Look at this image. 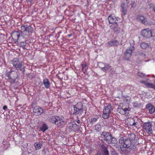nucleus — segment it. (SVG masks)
Wrapping results in <instances>:
<instances>
[{"mask_svg": "<svg viewBox=\"0 0 155 155\" xmlns=\"http://www.w3.org/2000/svg\"><path fill=\"white\" fill-rule=\"evenodd\" d=\"M119 143L120 144V148H129L130 149H135L136 148L135 144L132 143L130 140L124 139L123 137H121L119 140Z\"/></svg>", "mask_w": 155, "mask_h": 155, "instance_id": "1", "label": "nucleus"}, {"mask_svg": "<svg viewBox=\"0 0 155 155\" xmlns=\"http://www.w3.org/2000/svg\"><path fill=\"white\" fill-rule=\"evenodd\" d=\"M49 120L51 123L55 124L58 127H62L65 124V122L64 119L59 116H52Z\"/></svg>", "mask_w": 155, "mask_h": 155, "instance_id": "2", "label": "nucleus"}, {"mask_svg": "<svg viewBox=\"0 0 155 155\" xmlns=\"http://www.w3.org/2000/svg\"><path fill=\"white\" fill-rule=\"evenodd\" d=\"M33 31V28L28 25L21 26L20 32L23 37L31 35Z\"/></svg>", "mask_w": 155, "mask_h": 155, "instance_id": "3", "label": "nucleus"}, {"mask_svg": "<svg viewBox=\"0 0 155 155\" xmlns=\"http://www.w3.org/2000/svg\"><path fill=\"white\" fill-rule=\"evenodd\" d=\"M5 76L8 78V79L11 80L13 83L15 82L18 78L17 72L12 69L9 71H7Z\"/></svg>", "mask_w": 155, "mask_h": 155, "instance_id": "4", "label": "nucleus"}, {"mask_svg": "<svg viewBox=\"0 0 155 155\" xmlns=\"http://www.w3.org/2000/svg\"><path fill=\"white\" fill-rule=\"evenodd\" d=\"M80 127V126L76 124L74 121L69 123L67 125V129L70 132H75L77 131Z\"/></svg>", "mask_w": 155, "mask_h": 155, "instance_id": "5", "label": "nucleus"}, {"mask_svg": "<svg viewBox=\"0 0 155 155\" xmlns=\"http://www.w3.org/2000/svg\"><path fill=\"white\" fill-rule=\"evenodd\" d=\"M13 66L17 69H19L21 71L24 72L25 71L24 68H22V65L18 59L14 58L12 61Z\"/></svg>", "mask_w": 155, "mask_h": 155, "instance_id": "6", "label": "nucleus"}, {"mask_svg": "<svg viewBox=\"0 0 155 155\" xmlns=\"http://www.w3.org/2000/svg\"><path fill=\"white\" fill-rule=\"evenodd\" d=\"M152 127V123L150 121L144 123L142 126V127L143 129L147 133L149 134L152 133L153 130Z\"/></svg>", "mask_w": 155, "mask_h": 155, "instance_id": "7", "label": "nucleus"}, {"mask_svg": "<svg viewBox=\"0 0 155 155\" xmlns=\"http://www.w3.org/2000/svg\"><path fill=\"white\" fill-rule=\"evenodd\" d=\"M112 108L110 105H108L103 109L102 117L104 119L107 118L110 116Z\"/></svg>", "mask_w": 155, "mask_h": 155, "instance_id": "8", "label": "nucleus"}, {"mask_svg": "<svg viewBox=\"0 0 155 155\" xmlns=\"http://www.w3.org/2000/svg\"><path fill=\"white\" fill-rule=\"evenodd\" d=\"M11 37L15 42H18L20 38H23V36L20 34L19 31H13L11 35Z\"/></svg>", "mask_w": 155, "mask_h": 155, "instance_id": "9", "label": "nucleus"}, {"mask_svg": "<svg viewBox=\"0 0 155 155\" xmlns=\"http://www.w3.org/2000/svg\"><path fill=\"white\" fill-rule=\"evenodd\" d=\"M130 109L129 107L126 108L124 106H123L121 107L120 106L118 107L117 111L121 114L128 116Z\"/></svg>", "mask_w": 155, "mask_h": 155, "instance_id": "10", "label": "nucleus"}, {"mask_svg": "<svg viewBox=\"0 0 155 155\" xmlns=\"http://www.w3.org/2000/svg\"><path fill=\"white\" fill-rule=\"evenodd\" d=\"M141 34L142 36L146 38H149L152 36V31L148 28L142 30Z\"/></svg>", "mask_w": 155, "mask_h": 155, "instance_id": "11", "label": "nucleus"}, {"mask_svg": "<svg viewBox=\"0 0 155 155\" xmlns=\"http://www.w3.org/2000/svg\"><path fill=\"white\" fill-rule=\"evenodd\" d=\"M121 22H116L115 23L112 24L110 26V28L114 32L119 31L120 30Z\"/></svg>", "mask_w": 155, "mask_h": 155, "instance_id": "12", "label": "nucleus"}, {"mask_svg": "<svg viewBox=\"0 0 155 155\" xmlns=\"http://www.w3.org/2000/svg\"><path fill=\"white\" fill-rule=\"evenodd\" d=\"M134 49V46H131L126 50L125 54V58L126 60H129V58L131 57L132 53Z\"/></svg>", "mask_w": 155, "mask_h": 155, "instance_id": "13", "label": "nucleus"}, {"mask_svg": "<svg viewBox=\"0 0 155 155\" xmlns=\"http://www.w3.org/2000/svg\"><path fill=\"white\" fill-rule=\"evenodd\" d=\"M108 20L110 24H113L116 22H121V20L119 17H116L112 15L109 16Z\"/></svg>", "mask_w": 155, "mask_h": 155, "instance_id": "14", "label": "nucleus"}, {"mask_svg": "<svg viewBox=\"0 0 155 155\" xmlns=\"http://www.w3.org/2000/svg\"><path fill=\"white\" fill-rule=\"evenodd\" d=\"M33 112L34 114L36 116H39L43 113V109L39 106H36L34 107Z\"/></svg>", "mask_w": 155, "mask_h": 155, "instance_id": "15", "label": "nucleus"}, {"mask_svg": "<svg viewBox=\"0 0 155 155\" xmlns=\"http://www.w3.org/2000/svg\"><path fill=\"white\" fill-rule=\"evenodd\" d=\"M99 64V68H101L102 71L104 72H106L108 71L111 67L110 64H107L104 63H100Z\"/></svg>", "mask_w": 155, "mask_h": 155, "instance_id": "16", "label": "nucleus"}, {"mask_svg": "<svg viewBox=\"0 0 155 155\" xmlns=\"http://www.w3.org/2000/svg\"><path fill=\"white\" fill-rule=\"evenodd\" d=\"M27 41L26 39L23 37V38H20L18 42H20V46L24 49L26 48L25 47L27 45Z\"/></svg>", "mask_w": 155, "mask_h": 155, "instance_id": "17", "label": "nucleus"}, {"mask_svg": "<svg viewBox=\"0 0 155 155\" xmlns=\"http://www.w3.org/2000/svg\"><path fill=\"white\" fill-rule=\"evenodd\" d=\"M101 151L103 155H109V151L108 150V147L107 145L102 144L101 145Z\"/></svg>", "mask_w": 155, "mask_h": 155, "instance_id": "18", "label": "nucleus"}, {"mask_svg": "<svg viewBox=\"0 0 155 155\" xmlns=\"http://www.w3.org/2000/svg\"><path fill=\"white\" fill-rule=\"evenodd\" d=\"M146 108L149 110V112L150 114H153L155 111L154 107L150 104H147Z\"/></svg>", "mask_w": 155, "mask_h": 155, "instance_id": "19", "label": "nucleus"}, {"mask_svg": "<svg viewBox=\"0 0 155 155\" xmlns=\"http://www.w3.org/2000/svg\"><path fill=\"white\" fill-rule=\"evenodd\" d=\"M119 42L117 41H111L107 43L106 45L110 47L112 46H117L119 45Z\"/></svg>", "mask_w": 155, "mask_h": 155, "instance_id": "20", "label": "nucleus"}, {"mask_svg": "<svg viewBox=\"0 0 155 155\" xmlns=\"http://www.w3.org/2000/svg\"><path fill=\"white\" fill-rule=\"evenodd\" d=\"M140 83L144 84L148 88H153L155 90V85L154 84H151L143 80L141 81Z\"/></svg>", "mask_w": 155, "mask_h": 155, "instance_id": "21", "label": "nucleus"}, {"mask_svg": "<svg viewBox=\"0 0 155 155\" xmlns=\"http://www.w3.org/2000/svg\"><path fill=\"white\" fill-rule=\"evenodd\" d=\"M82 67L81 71L83 74L85 75H87V72L88 69V67L86 64L83 63L81 64Z\"/></svg>", "mask_w": 155, "mask_h": 155, "instance_id": "22", "label": "nucleus"}, {"mask_svg": "<svg viewBox=\"0 0 155 155\" xmlns=\"http://www.w3.org/2000/svg\"><path fill=\"white\" fill-rule=\"evenodd\" d=\"M74 113L75 114H81L83 112V110L81 108L79 109L75 106H74Z\"/></svg>", "mask_w": 155, "mask_h": 155, "instance_id": "23", "label": "nucleus"}, {"mask_svg": "<svg viewBox=\"0 0 155 155\" xmlns=\"http://www.w3.org/2000/svg\"><path fill=\"white\" fill-rule=\"evenodd\" d=\"M135 135L134 133H131L128 135V138L127 139L129 140H130L131 142L132 143H134L135 144Z\"/></svg>", "mask_w": 155, "mask_h": 155, "instance_id": "24", "label": "nucleus"}, {"mask_svg": "<svg viewBox=\"0 0 155 155\" xmlns=\"http://www.w3.org/2000/svg\"><path fill=\"white\" fill-rule=\"evenodd\" d=\"M150 46V43H146L145 42H142L140 44V46L141 48L143 49H146L149 48Z\"/></svg>", "mask_w": 155, "mask_h": 155, "instance_id": "25", "label": "nucleus"}, {"mask_svg": "<svg viewBox=\"0 0 155 155\" xmlns=\"http://www.w3.org/2000/svg\"><path fill=\"white\" fill-rule=\"evenodd\" d=\"M137 19L140 21L143 24H145L147 22V20L142 15H138L137 16Z\"/></svg>", "mask_w": 155, "mask_h": 155, "instance_id": "26", "label": "nucleus"}, {"mask_svg": "<svg viewBox=\"0 0 155 155\" xmlns=\"http://www.w3.org/2000/svg\"><path fill=\"white\" fill-rule=\"evenodd\" d=\"M120 7L121 8L122 12L123 13L124 15H125L127 13V6H125L124 3H123L121 4Z\"/></svg>", "mask_w": 155, "mask_h": 155, "instance_id": "27", "label": "nucleus"}, {"mask_svg": "<svg viewBox=\"0 0 155 155\" xmlns=\"http://www.w3.org/2000/svg\"><path fill=\"white\" fill-rule=\"evenodd\" d=\"M120 153L122 155H128L130 153V151L127 148H120Z\"/></svg>", "mask_w": 155, "mask_h": 155, "instance_id": "28", "label": "nucleus"}, {"mask_svg": "<svg viewBox=\"0 0 155 155\" xmlns=\"http://www.w3.org/2000/svg\"><path fill=\"white\" fill-rule=\"evenodd\" d=\"M43 84L45 88L46 89L49 88L50 83L49 80L48 78H45L43 80Z\"/></svg>", "mask_w": 155, "mask_h": 155, "instance_id": "29", "label": "nucleus"}, {"mask_svg": "<svg viewBox=\"0 0 155 155\" xmlns=\"http://www.w3.org/2000/svg\"><path fill=\"white\" fill-rule=\"evenodd\" d=\"M104 140L107 143L109 144H110L112 143V136L109 133L108 134L107 137L105 138V139H104Z\"/></svg>", "mask_w": 155, "mask_h": 155, "instance_id": "30", "label": "nucleus"}, {"mask_svg": "<svg viewBox=\"0 0 155 155\" xmlns=\"http://www.w3.org/2000/svg\"><path fill=\"white\" fill-rule=\"evenodd\" d=\"M43 143L41 142H35L34 144V146L35 147L36 150H39L40 149Z\"/></svg>", "mask_w": 155, "mask_h": 155, "instance_id": "31", "label": "nucleus"}, {"mask_svg": "<svg viewBox=\"0 0 155 155\" xmlns=\"http://www.w3.org/2000/svg\"><path fill=\"white\" fill-rule=\"evenodd\" d=\"M48 129V127L45 124H43L40 128L41 130L43 132H45Z\"/></svg>", "mask_w": 155, "mask_h": 155, "instance_id": "32", "label": "nucleus"}, {"mask_svg": "<svg viewBox=\"0 0 155 155\" xmlns=\"http://www.w3.org/2000/svg\"><path fill=\"white\" fill-rule=\"evenodd\" d=\"M109 133L106 132H103L101 134V137L104 139H105L107 137Z\"/></svg>", "mask_w": 155, "mask_h": 155, "instance_id": "33", "label": "nucleus"}, {"mask_svg": "<svg viewBox=\"0 0 155 155\" xmlns=\"http://www.w3.org/2000/svg\"><path fill=\"white\" fill-rule=\"evenodd\" d=\"M137 75L140 78H143L145 77V75L144 74L140 72L137 73Z\"/></svg>", "mask_w": 155, "mask_h": 155, "instance_id": "34", "label": "nucleus"}, {"mask_svg": "<svg viewBox=\"0 0 155 155\" xmlns=\"http://www.w3.org/2000/svg\"><path fill=\"white\" fill-rule=\"evenodd\" d=\"M98 118H93L92 117L91 119V121L90 122L91 123V124H93V123H94L95 122H96L97 120V119Z\"/></svg>", "mask_w": 155, "mask_h": 155, "instance_id": "35", "label": "nucleus"}, {"mask_svg": "<svg viewBox=\"0 0 155 155\" xmlns=\"http://www.w3.org/2000/svg\"><path fill=\"white\" fill-rule=\"evenodd\" d=\"M132 122L133 121V123H130V126H135L137 124V123L135 122L134 120L133 119H132Z\"/></svg>", "mask_w": 155, "mask_h": 155, "instance_id": "36", "label": "nucleus"}, {"mask_svg": "<svg viewBox=\"0 0 155 155\" xmlns=\"http://www.w3.org/2000/svg\"><path fill=\"white\" fill-rule=\"evenodd\" d=\"M7 107L6 106H4L3 107V109L4 110H5L6 109H7Z\"/></svg>", "mask_w": 155, "mask_h": 155, "instance_id": "37", "label": "nucleus"}, {"mask_svg": "<svg viewBox=\"0 0 155 155\" xmlns=\"http://www.w3.org/2000/svg\"><path fill=\"white\" fill-rule=\"evenodd\" d=\"M76 122L77 123L79 124L80 123V120H79L78 119L76 120Z\"/></svg>", "mask_w": 155, "mask_h": 155, "instance_id": "38", "label": "nucleus"}, {"mask_svg": "<svg viewBox=\"0 0 155 155\" xmlns=\"http://www.w3.org/2000/svg\"><path fill=\"white\" fill-rule=\"evenodd\" d=\"M153 11L155 12V6H154L153 8Z\"/></svg>", "mask_w": 155, "mask_h": 155, "instance_id": "39", "label": "nucleus"}, {"mask_svg": "<svg viewBox=\"0 0 155 155\" xmlns=\"http://www.w3.org/2000/svg\"><path fill=\"white\" fill-rule=\"evenodd\" d=\"M72 36V35L71 34H69V35H68V37H71V36Z\"/></svg>", "mask_w": 155, "mask_h": 155, "instance_id": "40", "label": "nucleus"}, {"mask_svg": "<svg viewBox=\"0 0 155 155\" xmlns=\"http://www.w3.org/2000/svg\"><path fill=\"white\" fill-rule=\"evenodd\" d=\"M126 2L127 3H128L129 2V1H128V0H126Z\"/></svg>", "mask_w": 155, "mask_h": 155, "instance_id": "41", "label": "nucleus"}, {"mask_svg": "<svg viewBox=\"0 0 155 155\" xmlns=\"http://www.w3.org/2000/svg\"><path fill=\"white\" fill-rule=\"evenodd\" d=\"M115 155H118V154L117 153H115Z\"/></svg>", "mask_w": 155, "mask_h": 155, "instance_id": "42", "label": "nucleus"}, {"mask_svg": "<svg viewBox=\"0 0 155 155\" xmlns=\"http://www.w3.org/2000/svg\"><path fill=\"white\" fill-rule=\"evenodd\" d=\"M154 84L155 85V80L154 81Z\"/></svg>", "mask_w": 155, "mask_h": 155, "instance_id": "43", "label": "nucleus"}]
</instances>
